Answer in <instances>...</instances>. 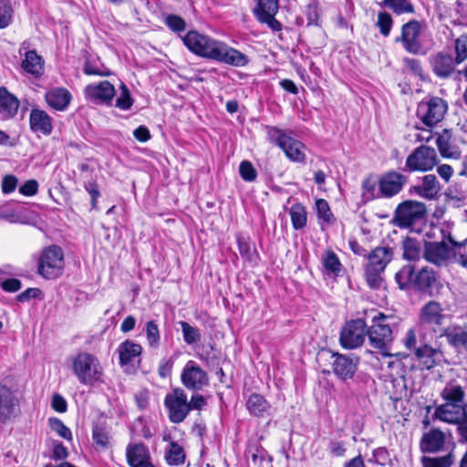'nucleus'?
Returning a JSON list of instances; mask_svg holds the SVG:
<instances>
[{
    "mask_svg": "<svg viewBox=\"0 0 467 467\" xmlns=\"http://www.w3.org/2000/svg\"><path fill=\"white\" fill-rule=\"evenodd\" d=\"M70 99L71 95L65 88H55L48 91L46 95L47 104L57 110L65 109L69 104Z\"/></svg>",
    "mask_w": 467,
    "mask_h": 467,
    "instance_id": "nucleus-32",
    "label": "nucleus"
},
{
    "mask_svg": "<svg viewBox=\"0 0 467 467\" xmlns=\"http://www.w3.org/2000/svg\"><path fill=\"white\" fill-rule=\"evenodd\" d=\"M333 372L342 380L352 379L357 371L359 359L339 353L333 354Z\"/></svg>",
    "mask_w": 467,
    "mask_h": 467,
    "instance_id": "nucleus-20",
    "label": "nucleus"
},
{
    "mask_svg": "<svg viewBox=\"0 0 467 467\" xmlns=\"http://www.w3.org/2000/svg\"><path fill=\"white\" fill-rule=\"evenodd\" d=\"M240 176L246 182H253L256 179L257 172L252 163L248 161H243L239 167Z\"/></svg>",
    "mask_w": 467,
    "mask_h": 467,
    "instance_id": "nucleus-53",
    "label": "nucleus"
},
{
    "mask_svg": "<svg viewBox=\"0 0 467 467\" xmlns=\"http://www.w3.org/2000/svg\"><path fill=\"white\" fill-rule=\"evenodd\" d=\"M403 257L407 260H417L420 257V243L411 237H406L402 242Z\"/></svg>",
    "mask_w": 467,
    "mask_h": 467,
    "instance_id": "nucleus-41",
    "label": "nucleus"
},
{
    "mask_svg": "<svg viewBox=\"0 0 467 467\" xmlns=\"http://www.w3.org/2000/svg\"><path fill=\"white\" fill-rule=\"evenodd\" d=\"M164 406L168 410L169 420L172 423L182 422L190 413L187 395L181 388H174L165 396Z\"/></svg>",
    "mask_w": 467,
    "mask_h": 467,
    "instance_id": "nucleus-6",
    "label": "nucleus"
},
{
    "mask_svg": "<svg viewBox=\"0 0 467 467\" xmlns=\"http://www.w3.org/2000/svg\"><path fill=\"white\" fill-rule=\"evenodd\" d=\"M50 426L60 437L67 441L72 439L71 431L60 420H50Z\"/></svg>",
    "mask_w": 467,
    "mask_h": 467,
    "instance_id": "nucleus-58",
    "label": "nucleus"
},
{
    "mask_svg": "<svg viewBox=\"0 0 467 467\" xmlns=\"http://www.w3.org/2000/svg\"><path fill=\"white\" fill-rule=\"evenodd\" d=\"M92 439L94 442L102 449L109 446V431L104 426L94 425L92 429Z\"/></svg>",
    "mask_w": 467,
    "mask_h": 467,
    "instance_id": "nucleus-45",
    "label": "nucleus"
},
{
    "mask_svg": "<svg viewBox=\"0 0 467 467\" xmlns=\"http://www.w3.org/2000/svg\"><path fill=\"white\" fill-rule=\"evenodd\" d=\"M166 26L174 32H182L185 29V21L179 16L169 15L165 18Z\"/></svg>",
    "mask_w": 467,
    "mask_h": 467,
    "instance_id": "nucleus-56",
    "label": "nucleus"
},
{
    "mask_svg": "<svg viewBox=\"0 0 467 467\" xmlns=\"http://www.w3.org/2000/svg\"><path fill=\"white\" fill-rule=\"evenodd\" d=\"M457 433L461 442L467 443V415L457 427Z\"/></svg>",
    "mask_w": 467,
    "mask_h": 467,
    "instance_id": "nucleus-64",
    "label": "nucleus"
},
{
    "mask_svg": "<svg viewBox=\"0 0 467 467\" xmlns=\"http://www.w3.org/2000/svg\"><path fill=\"white\" fill-rule=\"evenodd\" d=\"M436 145L441 157L454 160L461 158L462 152L452 140L451 130L444 129L441 133H437Z\"/></svg>",
    "mask_w": 467,
    "mask_h": 467,
    "instance_id": "nucleus-23",
    "label": "nucleus"
},
{
    "mask_svg": "<svg viewBox=\"0 0 467 467\" xmlns=\"http://www.w3.org/2000/svg\"><path fill=\"white\" fill-rule=\"evenodd\" d=\"M182 41L192 53L202 57L234 67H244L249 62L242 52L194 30L189 31Z\"/></svg>",
    "mask_w": 467,
    "mask_h": 467,
    "instance_id": "nucleus-1",
    "label": "nucleus"
},
{
    "mask_svg": "<svg viewBox=\"0 0 467 467\" xmlns=\"http://www.w3.org/2000/svg\"><path fill=\"white\" fill-rule=\"evenodd\" d=\"M448 110L447 102L439 97H430L421 100L417 107V117L427 127L441 122Z\"/></svg>",
    "mask_w": 467,
    "mask_h": 467,
    "instance_id": "nucleus-4",
    "label": "nucleus"
},
{
    "mask_svg": "<svg viewBox=\"0 0 467 467\" xmlns=\"http://www.w3.org/2000/svg\"><path fill=\"white\" fill-rule=\"evenodd\" d=\"M183 386L190 390L199 391L209 385L207 373L193 360H189L181 374Z\"/></svg>",
    "mask_w": 467,
    "mask_h": 467,
    "instance_id": "nucleus-10",
    "label": "nucleus"
},
{
    "mask_svg": "<svg viewBox=\"0 0 467 467\" xmlns=\"http://www.w3.org/2000/svg\"><path fill=\"white\" fill-rule=\"evenodd\" d=\"M434 73L441 78H448L454 69L452 57L442 53L437 54L431 60Z\"/></svg>",
    "mask_w": 467,
    "mask_h": 467,
    "instance_id": "nucleus-34",
    "label": "nucleus"
},
{
    "mask_svg": "<svg viewBox=\"0 0 467 467\" xmlns=\"http://www.w3.org/2000/svg\"><path fill=\"white\" fill-rule=\"evenodd\" d=\"M13 9L9 3L0 1V28H5L12 20Z\"/></svg>",
    "mask_w": 467,
    "mask_h": 467,
    "instance_id": "nucleus-51",
    "label": "nucleus"
},
{
    "mask_svg": "<svg viewBox=\"0 0 467 467\" xmlns=\"http://www.w3.org/2000/svg\"><path fill=\"white\" fill-rule=\"evenodd\" d=\"M21 67L35 78H39L44 74V59L36 50L26 51Z\"/></svg>",
    "mask_w": 467,
    "mask_h": 467,
    "instance_id": "nucleus-28",
    "label": "nucleus"
},
{
    "mask_svg": "<svg viewBox=\"0 0 467 467\" xmlns=\"http://www.w3.org/2000/svg\"><path fill=\"white\" fill-rule=\"evenodd\" d=\"M270 134L275 140L276 144L284 150L288 159L296 162H305V146L301 141L292 138L276 128L273 129Z\"/></svg>",
    "mask_w": 467,
    "mask_h": 467,
    "instance_id": "nucleus-9",
    "label": "nucleus"
},
{
    "mask_svg": "<svg viewBox=\"0 0 467 467\" xmlns=\"http://www.w3.org/2000/svg\"><path fill=\"white\" fill-rule=\"evenodd\" d=\"M30 129L36 133L49 135L52 132V120L48 114L38 109H33L29 115Z\"/></svg>",
    "mask_w": 467,
    "mask_h": 467,
    "instance_id": "nucleus-24",
    "label": "nucleus"
},
{
    "mask_svg": "<svg viewBox=\"0 0 467 467\" xmlns=\"http://www.w3.org/2000/svg\"><path fill=\"white\" fill-rule=\"evenodd\" d=\"M384 5L397 15L413 14L414 5L410 0H384Z\"/></svg>",
    "mask_w": 467,
    "mask_h": 467,
    "instance_id": "nucleus-43",
    "label": "nucleus"
},
{
    "mask_svg": "<svg viewBox=\"0 0 467 467\" xmlns=\"http://www.w3.org/2000/svg\"><path fill=\"white\" fill-rule=\"evenodd\" d=\"M246 408L252 415L256 417L269 415L271 410L267 400L257 393H253L249 396L246 401Z\"/></svg>",
    "mask_w": 467,
    "mask_h": 467,
    "instance_id": "nucleus-33",
    "label": "nucleus"
},
{
    "mask_svg": "<svg viewBox=\"0 0 467 467\" xmlns=\"http://www.w3.org/2000/svg\"><path fill=\"white\" fill-rule=\"evenodd\" d=\"M444 320V315L440 303L430 301L422 308L420 316V327L433 328L435 326H441Z\"/></svg>",
    "mask_w": 467,
    "mask_h": 467,
    "instance_id": "nucleus-21",
    "label": "nucleus"
},
{
    "mask_svg": "<svg viewBox=\"0 0 467 467\" xmlns=\"http://www.w3.org/2000/svg\"><path fill=\"white\" fill-rule=\"evenodd\" d=\"M190 406V411L192 410H202L204 406H206L207 402L205 398L201 394L192 395L191 400L188 401Z\"/></svg>",
    "mask_w": 467,
    "mask_h": 467,
    "instance_id": "nucleus-62",
    "label": "nucleus"
},
{
    "mask_svg": "<svg viewBox=\"0 0 467 467\" xmlns=\"http://www.w3.org/2000/svg\"><path fill=\"white\" fill-rule=\"evenodd\" d=\"M441 336H446L448 343L455 348H463L467 352V331L453 332L441 331Z\"/></svg>",
    "mask_w": 467,
    "mask_h": 467,
    "instance_id": "nucleus-40",
    "label": "nucleus"
},
{
    "mask_svg": "<svg viewBox=\"0 0 467 467\" xmlns=\"http://www.w3.org/2000/svg\"><path fill=\"white\" fill-rule=\"evenodd\" d=\"M393 250L389 246H378L368 255L366 265L385 270L393 258Z\"/></svg>",
    "mask_w": 467,
    "mask_h": 467,
    "instance_id": "nucleus-27",
    "label": "nucleus"
},
{
    "mask_svg": "<svg viewBox=\"0 0 467 467\" xmlns=\"http://www.w3.org/2000/svg\"><path fill=\"white\" fill-rule=\"evenodd\" d=\"M456 62L462 63L467 58V35H462L457 38L455 43Z\"/></svg>",
    "mask_w": 467,
    "mask_h": 467,
    "instance_id": "nucleus-52",
    "label": "nucleus"
},
{
    "mask_svg": "<svg viewBox=\"0 0 467 467\" xmlns=\"http://www.w3.org/2000/svg\"><path fill=\"white\" fill-rule=\"evenodd\" d=\"M467 415V404L445 402L438 406L434 417L443 422L459 425Z\"/></svg>",
    "mask_w": 467,
    "mask_h": 467,
    "instance_id": "nucleus-17",
    "label": "nucleus"
},
{
    "mask_svg": "<svg viewBox=\"0 0 467 467\" xmlns=\"http://www.w3.org/2000/svg\"><path fill=\"white\" fill-rule=\"evenodd\" d=\"M455 462V455L452 451L446 455L439 457L423 456L421 463L423 467H451Z\"/></svg>",
    "mask_w": 467,
    "mask_h": 467,
    "instance_id": "nucleus-37",
    "label": "nucleus"
},
{
    "mask_svg": "<svg viewBox=\"0 0 467 467\" xmlns=\"http://www.w3.org/2000/svg\"><path fill=\"white\" fill-rule=\"evenodd\" d=\"M377 25L379 27V31L383 36H389L392 26L391 16L385 12L379 13Z\"/></svg>",
    "mask_w": 467,
    "mask_h": 467,
    "instance_id": "nucleus-54",
    "label": "nucleus"
},
{
    "mask_svg": "<svg viewBox=\"0 0 467 467\" xmlns=\"http://www.w3.org/2000/svg\"><path fill=\"white\" fill-rule=\"evenodd\" d=\"M19 412V400L15 391L0 383V423L5 424L13 420Z\"/></svg>",
    "mask_w": 467,
    "mask_h": 467,
    "instance_id": "nucleus-12",
    "label": "nucleus"
},
{
    "mask_svg": "<svg viewBox=\"0 0 467 467\" xmlns=\"http://www.w3.org/2000/svg\"><path fill=\"white\" fill-rule=\"evenodd\" d=\"M407 183V177L398 171H388L379 179V190L381 196L390 198L397 195Z\"/></svg>",
    "mask_w": 467,
    "mask_h": 467,
    "instance_id": "nucleus-15",
    "label": "nucleus"
},
{
    "mask_svg": "<svg viewBox=\"0 0 467 467\" xmlns=\"http://www.w3.org/2000/svg\"><path fill=\"white\" fill-rule=\"evenodd\" d=\"M63 252L58 246L47 247L40 256L38 274L47 279L57 277L63 269Z\"/></svg>",
    "mask_w": 467,
    "mask_h": 467,
    "instance_id": "nucleus-7",
    "label": "nucleus"
},
{
    "mask_svg": "<svg viewBox=\"0 0 467 467\" xmlns=\"http://www.w3.org/2000/svg\"><path fill=\"white\" fill-rule=\"evenodd\" d=\"M180 325L182 327L183 339L187 344L192 345L201 340V334L196 327H192L185 321H181Z\"/></svg>",
    "mask_w": 467,
    "mask_h": 467,
    "instance_id": "nucleus-48",
    "label": "nucleus"
},
{
    "mask_svg": "<svg viewBox=\"0 0 467 467\" xmlns=\"http://www.w3.org/2000/svg\"><path fill=\"white\" fill-rule=\"evenodd\" d=\"M133 99H131L129 88L124 83L120 84V94L116 99L115 106L122 110H128L131 108Z\"/></svg>",
    "mask_w": 467,
    "mask_h": 467,
    "instance_id": "nucleus-49",
    "label": "nucleus"
},
{
    "mask_svg": "<svg viewBox=\"0 0 467 467\" xmlns=\"http://www.w3.org/2000/svg\"><path fill=\"white\" fill-rule=\"evenodd\" d=\"M73 370L80 383L93 385L101 380L102 367L99 359L89 353H80L73 360Z\"/></svg>",
    "mask_w": 467,
    "mask_h": 467,
    "instance_id": "nucleus-3",
    "label": "nucleus"
},
{
    "mask_svg": "<svg viewBox=\"0 0 467 467\" xmlns=\"http://www.w3.org/2000/svg\"><path fill=\"white\" fill-rule=\"evenodd\" d=\"M467 389V379L457 377L446 382L441 392V397L445 402L467 404L465 402Z\"/></svg>",
    "mask_w": 467,
    "mask_h": 467,
    "instance_id": "nucleus-18",
    "label": "nucleus"
},
{
    "mask_svg": "<svg viewBox=\"0 0 467 467\" xmlns=\"http://www.w3.org/2000/svg\"><path fill=\"white\" fill-rule=\"evenodd\" d=\"M0 285L5 292L14 293L22 287L21 281L16 278H8L1 281Z\"/></svg>",
    "mask_w": 467,
    "mask_h": 467,
    "instance_id": "nucleus-59",
    "label": "nucleus"
},
{
    "mask_svg": "<svg viewBox=\"0 0 467 467\" xmlns=\"http://www.w3.org/2000/svg\"><path fill=\"white\" fill-rule=\"evenodd\" d=\"M278 6V0H257L253 13L260 23L266 24L274 32H278L282 29L281 23L275 18Z\"/></svg>",
    "mask_w": 467,
    "mask_h": 467,
    "instance_id": "nucleus-14",
    "label": "nucleus"
},
{
    "mask_svg": "<svg viewBox=\"0 0 467 467\" xmlns=\"http://www.w3.org/2000/svg\"><path fill=\"white\" fill-rule=\"evenodd\" d=\"M438 163L435 149L421 145L416 148L406 159L404 171H427Z\"/></svg>",
    "mask_w": 467,
    "mask_h": 467,
    "instance_id": "nucleus-5",
    "label": "nucleus"
},
{
    "mask_svg": "<svg viewBox=\"0 0 467 467\" xmlns=\"http://www.w3.org/2000/svg\"><path fill=\"white\" fill-rule=\"evenodd\" d=\"M417 271L412 265L402 266L395 275V280L400 289H414Z\"/></svg>",
    "mask_w": 467,
    "mask_h": 467,
    "instance_id": "nucleus-35",
    "label": "nucleus"
},
{
    "mask_svg": "<svg viewBox=\"0 0 467 467\" xmlns=\"http://www.w3.org/2000/svg\"><path fill=\"white\" fill-rule=\"evenodd\" d=\"M413 190L420 197L433 200L441 191V184L434 174H427L421 178L420 184L415 185Z\"/></svg>",
    "mask_w": 467,
    "mask_h": 467,
    "instance_id": "nucleus-25",
    "label": "nucleus"
},
{
    "mask_svg": "<svg viewBox=\"0 0 467 467\" xmlns=\"http://www.w3.org/2000/svg\"><path fill=\"white\" fill-rule=\"evenodd\" d=\"M17 178L14 175H5L2 181V191L4 193L14 192L17 186Z\"/></svg>",
    "mask_w": 467,
    "mask_h": 467,
    "instance_id": "nucleus-61",
    "label": "nucleus"
},
{
    "mask_svg": "<svg viewBox=\"0 0 467 467\" xmlns=\"http://www.w3.org/2000/svg\"><path fill=\"white\" fill-rule=\"evenodd\" d=\"M84 93L86 98L90 101L110 105L116 90L109 81L104 80L98 84L88 85L85 88Z\"/></svg>",
    "mask_w": 467,
    "mask_h": 467,
    "instance_id": "nucleus-19",
    "label": "nucleus"
},
{
    "mask_svg": "<svg viewBox=\"0 0 467 467\" xmlns=\"http://www.w3.org/2000/svg\"><path fill=\"white\" fill-rule=\"evenodd\" d=\"M248 454L254 465H262L264 462L268 463L269 462L266 451L257 443L250 444Z\"/></svg>",
    "mask_w": 467,
    "mask_h": 467,
    "instance_id": "nucleus-47",
    "label": "nucleus"
},
{
    "mask_svg": "<svg viewBox=\"0 0 467 467\" xmlns=\"http://www.w3.org/2000/svg\"><path fill=\"white\" fill-rule=\"evenodd\" d=\"M19 100L8 90L0 88V115L3 119H11L17 113Z\"/></svg>",
    "mask_w": 467,
    "mask_h": 467,
    "instance_id": "nucleus-29",
    "label": "nucleus"
},
{
    "mask_svg": "<svg viewBox=\"0 0 467 467\" xmlns=\"http://www.w3.org/2000/svg\"><path fill=\"white\" fill-rule=\"evenodd\" d=\"M423 256L438 266L445 265L451 260V247L444 241L426 242Z\"/></svg>",
    "mask_w": 467,
    "mask_h": 467,
    "instance_id": "nucleus-16",
    "label": "nucleus"
},
{
    "mask_svg": "<svg viewBox=\"0 0 467 467\" xmlns=\"http://www.w3.org/2000/svg\"><path fill=\"white\" fill-rule=\"evenodd\" d=\"M166 461L170 465L178 466L183 463L185 459L184 451L182 446L176 442H171L170 449L165 455Z\"/></svg>",
    "mask_w": 467,
    "mask_h": 467,
    "instance_id": "nucleus-44",
    "label": "nucleus"
},
{
    "mask_svg": "<svg viewBox=\"0 0 467 467\" xmlns=\"http://www.w3.org/2000/svg\"><path fill=\"white\" fill-rule=\"evenodd\" d=\"M118 351L119 355V363L124 366L133 362L136 358H139L141 354L142 348L140 344L126 340L119 345Z\"/></svg>",
    "mask_w": 467,
    "mask_h": 467,
    "instance_id": "nucleus-31",
    "label": "nucleus"
},
{
    "mask_svg": "<svg viewBox=\"0 0 467 467\" xmlns=\"http://www.w3.org/2000/svg\"><path fill=\"white\" fill-rule=\"evenodd\" d=\"M323 265L327 271L333 274L337 275L340 271L341 264L337 254L332 251L327 252L325 257L323 258Z\"/></svg>",
    "mask_w": 467,
    "mask_h": 467,
    "instance_id": "nucleus-50",
    "label": "nucleus"
},
{
    "mask_svg": "<svg viewBox=\"0 0 467 467\" xmlns=\"http://www.w3.org/2000/svg\"><path fill=\"white\" fill-rule=\"evenodd\" d=\"M367 325L361 318L351 320L342 327L339 337L341 346L347 349L360 347L367 335Z\"/></svg>",
    "mask_w": 467,
    "mask_h": 467,
    "instance_id": "nucleus-8",
    "label": "nucleus"
},
{
    "mask_svg": "<svg viewBox=\"0 0 467 467\" xmlns=\"http://www.w3.org/2000/svg\"><path fill=\"white\" fill-rule=\"evenodd\" d=\"M388 317L383 313H378L372 318V325L367 329L369 344L377 348L385 357H390L389 347L393 340L392 330L386 323Z\"/></svg>",
    "mask_w": 467,
    "mask_h": 467,
    "instance_id": "nucleus-2",
    "label": "nucleus"
},
{
    "mask_svg": "<svg viewBox=\"0 0 467 467\" xmlns=\"http://www.w3.org/2000/svg\"><path fill=\"white\" fill-rule=\"evenodd\" d=\"M378 465L384 466L389 461V454L385 447H379L373 451L372 457L368 460Z\"/></svg>",
    "mask_w": 467,
    "mask_h": 467,
    "instance_id": "nucleus-57",
    "label": "nucleus"
},
{
    "mask_svg": "<svg viewBox=\"0 0 467 467\" xmlns=\"http://www.w3.org/2000/svg\"><path fill=\"white\" fill-rule=\"evenodd\" d=\"M316 207L318 217L323 221L329 223L333 215L330 211L328 202L324 199H318L316 202Z\"/></svg>",
    "mask_w": 467,
    "mask_h": 467,
    "instance_id": "nucleus-55",
    "label": "nucleus"
},
{
    "mask_svg": "<svg viewBox=\"0 0 467 467\" xmlns=\"http://www.w3.org/2000/svg\"><path fill=\"white\" fill-rule=\"evenodd\" d=\"M52 408L57 412H65L67 410V402L59 394H55L52 398Z\"/></svg>",
    "mask_w": 467,
    "mask_h": 467,
    "instance_id": "nucleus-63",
    "label": "nucleus"
},
{
    "mask_svg": "<svg viewBox=\"0 0 467 467\" xmlns=\"http://www.w3.org/2000/svg\"><path fill=\"white\" fill-rule=\"evenodd\" d=\"M145 332L150 347L157 348L160 346L161 335L159 327L154 320H150L146 323Z\"/></svg>",
    "mask_w": 467,
    "mask_h": 467,
    "instance_id": "nucleus-46",
    "label": "nucleus"
},
{
    "mask_svg": "<svg viewBox=\"0 0 467 467\" xmlns=\"http://www.w3.org/2000/svg\"><path fill=\"white\" fill-rule=\"evenodd\" d=\"M127 462L130 467H139L149 462V451L141 443L129 444L126 450Z\"/></svg>",
    "mask_w": 467,
    "mask_h": 467,
    "instance_id": "nucleus-30",
    "label": "nucleus"
},
{
    "mask_svg": "<svg viewBox=\"0 0 467 467\" xmlns=\"http://www.w3.org/2000/svg\"><path fill=\"white\" fill-rule=\"evenodd\" d=\"M451 244V260L467 266V238L462 242H455L450 237Z\"/></svg>",
    "mask_w": 467,
    "mask_h": 467,
    "instance_id": "nucleus-39",
    "label": "nucleus"
},
{
    "mask_svg": "<svg viewBox=\"0 0 467 467\" xmlns=\"http://www.w3.org/2000/svg\"><path fill=\"white\" fill-rule=\"evenodd\" d=\"M384 270L371 267L368 265L365 266V278L368 285L371 289H379L383 285V274Z\"/></svg>",
    "mask_w": 467,
    "mask_h": 467,
    "instance_id": "nucleus-42",
    "label": "nucleus"
},
{
    "mask_svg": "<svg viewBox=\"0 0 467 467\" xmlns=\"http://www.w3.org/2000/svg\"><path fill=\"white\" fill-rule=\"evenodd\" d=\"M37 182L36 180H29L19 188V192L26 196H33L37 192Z\"/></svg>",
    "mask_w": 467,
    "mask_h": 467,
    "instance_id": "nucleus-60",
    "label": "nucleus"
},
{
    "mask_svg": "<svg viewBox=\"0 0 467 467\" xmlns=\"http://www.w3.org/2000/svg\"><path fill=\"white\" fill-rule=\"evenodd\" d=\"M414 355L427 369H431L440 365L444 358L443 352L440 348L431 347L427 343H423L418 348H415Z\"/></svg>",
    "mask_w": 467,
    "mask_h": 467,
    "instance_id": "nucleus-22",
    "label": "nucleus"
},
{
    "mask_svg": "<svg viewBox=\"0 0 467 467\" xmlns=\"http://www.w3.org/2000/svg\"><path fill=\"white\" fill-rule=\"evenodd\" d=\"M426 213L424 203L417 201H405L398 205L395 211V220L400 226H411Z\"/></svg>",
    "mask_w": 467,
    "mask_h": 467,
    "instance_id": "nucleus-11",
    "label": "nucleus"
},
{
    "mask_svg": "<svg viewBox=\"0 0 467 467\" xmlns=\"http://www.w3.org/2000/svg\"><path fill=\"white\" fill-rule=\"evenodd\" d=\"M444 443V432L434 428L423 434L420 441V447L423 451L436 452L443 448Z\"/></svg>",
    "mask_w": 467,
    "mask_h": 467,
    "instance_id": "nucleus-26",
    "label": "nucleus"
},
{
    "mask_svg": "<svg viewBox=\"0 0 467 467\" xmlns=\"http://www.w3.org/2000/svg\"><path fill=\"white\" fill-rule=\"evenodd\" d=\"M420 23L417 20H410L402 26L401 36L396 41H400L409 53L420 54L422 50V45L420 41Z\"/></svg>",
    "mask_w": 467,
    "mask_h": 467,
    "instance_id": "nucleus-13",
    "label": "nucleus"
},
{
    "mask_svg": "<svg viewBox=\"0 0 467 467\" xmlns=\"http://www.w3.org/2000/svg\"><path fill=\"white\" fill-rule=\"evenodd\" d=\"M415 280L414 289L420 292H426L436 282L437 275L431 268L425 266L417 271Z\"/></svg>",
    "mask_w": 467,
    "mask_h": 467,
    "instance_id": "nucleus-36",
    "label": "nucleus"
},
{
    "mask_svg": "<svg viewBox=\"0 0 467 467\" xmlns=\"http://www.w3.org/2000/svg\"><path fill=\"white\" fill-rule=\"evenodd\" d=\"M293 228L295 230L303 229L306 225V211L303 204L295 203L289 211Z\"/></svg>",
    "mask_w": 467,
    "mask_h": 467,
    "instance_id": "nucleus-38",
    "label": "nucleus"
}]
</instances>
